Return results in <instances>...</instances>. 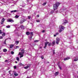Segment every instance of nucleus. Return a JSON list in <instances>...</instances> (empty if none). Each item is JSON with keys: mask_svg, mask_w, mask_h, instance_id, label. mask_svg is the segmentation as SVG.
Returning <instances> with one entry per match:
<instances>
[{"mask_svg": "<svg viewBox=\"0 0 78 78\" xmlns=\"http://www.w3.org/2000/svg\"><path fill=\"white\" fill-rule=\"evenodd\" d=\"M60 4H61L60 2H57L55 4H54L53 5L54 10L57 9H58V6H59V5Z\"/></svg>", "mask_w": 78, "mask_h": 78, "instance_id": "1", "label": "nucleus"}, {"mask_svg": "<svg viewBox=\"0 0 78 78\" xmlns=\"http://www.w3.org/2000/svg\"><path fill=\"white\" fill-rule=\"evenodd\" d=\"M20 50L21 51V52H20L19 53V55H20V58H21L23 56V54L24 53V49H20Z\"/></svg>", "mask_w": 78, "mask_h": 78, "instance_id": "2", "label": "nucleus"}, {"mask_svg": "<svg viewBox=\"0 0 78 78\" xmlns=\"http://www.w3.org/2000/svg\"><path fill=\"white\" fill-rule=\"evenodd\" d=\"M64 28H65V27H64V26H62V25L60 26L59 27V29H60V30H59L58 31L59 33H61L62 31H63Z\"/></svg>", "mask_w": 78, "mask_h": 78, "instance_id": "3", "label": "nucleus"}, {"mask_svg": "<svg viewBox=\"0 0 78 78\" xmlns=\"http://www.w3.org/2000/svg\"><path fill=\"white\" fill-rule=\"evenodd\" d=\"M45 46L44 47V48H46V47H47V45L48 44V46H50L51 44V43H49V42H47L45 43Z\"/></svg>", "mask_w": 78, "mask_h": 78, "instance_id": "4", "label": "nucleus"}, {"mask_svg": "<svg viewBox=\"0 0 78 78\" xmlns=\"http://www.w3.org/2000/svg\"><path fill=\"white\" fill-rule=\"evenodd\" d=\"M7 22H11V23H12V22H14V20H12V19H8L7 20Z\"/></svg>", "mask_w": 78, "mask_h": 78, "instance_id": "5", "label": "nucleus"}, {"mask_svg": "<svg viewBox=\"0 0 78 78\" xmlns=\"http://www.w3.org/2000/svg\"><path fill=\"white\" fill-rule=\"evenodd\" d=\"M60 41V39L59 38H57L56 39V44H58L59 42V41Z\"/></svg>", "mask_w": 78, "mask_h": 78, "instance_id": "6", "label": "nucleus"}, {"mask_svg": "<svg viewBox=\"0 0 78 78\" xmlns=\"http://www.w3.org/2000/svg\"><path fill=\"white\" fill-rule=\"evenodd\" d=\"M26 21V20L23 19H21L20 21V23H23L24 22Z\"/></svg>", "mask_w": 78, "mask_h": 78, "instance_id": "7", "label": "nucleus"}, {"mask_svg": "<svg viewBox=\"0 0 78 78\" xmlns=\"http://www.w3.org/2000/svg\"><path fill=\"white\" fill-rule=\"evenodd\" d=\"M67 23V20H63V23H62L63 25H64L65 23Z\"/></svg>", "mask_w": 78, "mask_h": 78, "instance_id": "8", "label": "nucleus"}, {"mask_svg": "<svg viewBox=\"0 0 78 78\" xmlns=\"http://www.w3.org/2000/svg\"><path fill=\"white\" fill-rule=\"evenodd\" d=\"M4 21H5V19L4 18H3L1 20V24H2V25Z\"/></svg>", "mask_w": 78, "mask_h": 78, "instance_id": "9", "label": "nucleus"}, {"mask_svg": "<svg viewBox=\"0 0 78 78\" xmlns=\"http://www.w3.org/2000/svg\"><path fill=\"white\" fill-rule=\"evenodd\" d=\"M70 59V58L69 57H67V58H65L64 59V61H66V60H67L68 59Z\"/></svg>", "mask_w": 78, "mask_h": 78, "instance_id": "10", "label": "nucleus"}, {"mask_svg": "<svg viewBox=\"0 0 78 78\" xmlns=\"http://www.w3.org/2000/svg\"><path fill=\"white\" fill-rule=\"evenodd\" d=\"M78 60V57H76L75 58V59L74 60V61H76Z\"/></svg>", "mask_w": 78, "mask_h": 78, "instance_id": "11", "label": "nucleus"}, {"mask_svg": "<svg viewBox=\"0 0 78 78\" xmlns=\"http://www.w3.org/2000/svg\"><path fill=\"white\" fill-rule=\"evenodd\" d=\"M17 11V10H13V11H11V12L12 13V12H16Z\"/></svg>", "mask_w": 78, "mask_h": 78, "instance_id": "12", "label": "nucleus"}, {"mask_svg": "<svg viewBox=\"0 0 78 78\" xmlns=\"http://www.w3.org/2000/svg\"><path fill=\"white\" fill-rule=\"evenodd\" d=\"M21 11H23V12H26V11L27 10H24V9H21Z\"/></svg>", "mask_w": 78, "mask_h": 78, "instance_id": "13", "label": "nucleus"}, {"mask_svg": "<svg viewBox=\"0 0 78 78\" xmlns=\"http://www.w3.org/2000/svg\"><path fill=\"white\" fill-rule=\"evenodd\" d=\"M19 43V41H16L15 42V44L16 45H17Z\"/></svg>", "mask_w": 78, "mask_h": 78, "instance_id": "14", "label": "nucleus"}, {"mask_svg": "<svg viewBox=\"0 0 78 78\" xmlns=\"http://www.w3.org/2000/svg\"><path fill=\"white\" fill-rule=\"evenodd\" d=\"M3 52H6V51H7V49H3Z\"/></svg>", "mask_w": 78, "mask_h": 78, "instance_id": "15", "label": "nucleus"}, {"mask_svg": "<svg viewBox=\"0 0 78 78\" xmlns=\"http://www.w3.org/2000/svg\"><path fill=\"white\" fill-rule=\"evenodd\" d=\"M14 75H15V76H18V74H17L16 73V72H14Z\"/></svg>", "mask_w": 78, "mask_h": 78, "instance_id": "16", "label": "nucleus"}, {"mask_svg": "<svg viewBox=\"0 0 78 78\" xmlns=\"http://www.w3.org/2000/svg\"><path fill=\"white\" fill-rule=\"evenodd\" d=\"M20 27L23 30H24V27H23V26L22 25L20 26Z\"/></svg>", "mask_w": 78, "mask_h": 78, "instance_id": "17", "label": "nucleus"}, {"mask_svg": "<svg viewBox=\"0 0 78 78\" xmlns=\"http://www.w3.org/2000/svg\"><path fill=\"white\" fill-rule=\"evenodd\" d=\"M2 36H5V32H2Z\"/></svg>", "mask_w": 78, "mask_h": 78, "instance_id": "18", "label": "nucleus"}, {"mask_svg": "<svg viewBox=\"0 0 78 78\" xmlns=\"http://www.w3.org/2000/svg\"><path fill=\"white\" fill-rule=\"evenodd\" d=\"M14 47V44H12L10 45V48H12Z\"/></svg>", "mask_w": 78, "mask_h": 78, "instance_id": "19", "label": "nucleus"}, {"mask_svg": "<svg viewBox=\"0 0 78 78\" xmlns=\"http://www.w3.org/2000/svg\"><path fill=\"white\" fill-rule=\"evenodd\" d=\"M15 18H16V19H17L19 17V16L17 15H16L15 16Z\"/></svg>", "mask_w": 78, "mask_h": 78, "instance_id": "20", "label": "nucleus"}, {"mask_svg": "<svg viewBox=\"0 0 78 78\" xmlns=\"http://www.w3.org/2000/svg\"><path fill=\"white\" fill-rule=\"evenodd\" d=\"M52 45H55V41H53L52 43Z\"/></svg>", "mask_w": 78, "mask_h": 78, "instance_id": "21", "label": "nucleus"}, {"mask_svg": "<svg viewBox=\"0 0 78 78\" xmlns=\"http://www.w3.org/2000/svg\"><path fill=\"white\" fill-rule=\"evenodd\" d=\"M58 73H59V72H55V75L56 76H57V75H58Z\"/></svg>", "mask_w": 78, "mask_h": 78, "instance_id": "22", "label": "nucleus"}, {"mask_svg": "<svg viewBox=\"0 0 78 78\" xmlns=\"http://www.w3.org/2000/svg\"><path fill=\"white\" fill-rule=\"evenodd\" d=\"M28 67H29V66H26L24 67V68L25 69H27L28 68Z\"/></svg>", "mask_w": 78, "mask_h": 78, "instance_id": "23", "label": "nucleus"}, {"mask_svg": "<svg viewBox=\"0 0 78 78\" xmlns=\"http://www.w3.org/2000/svg\"><path fill=\"white\" fill-rule=\"evenodd\" d=\"M11 27V26L9 25H8L6 26V28H10Z\"/></svg>", "mask_w": 78, "mask_h": 78, "instance_id": "24", "label": "nucleus"}, {"mask_svg": "<svg viewBox=\"0 0 78 78\" xmlns=\"http://www.w3.org/2000/svg\"><path fill=\"white\" fill-rule=\"evenodd\" d=\"M33 32H32L30 33V36H33Z\"/></svg>", "mask_w": 78, "mask_h": 78, "instance_id": "25", "label": "nucleus"}, {"mask_svg": "<svg viewBox=\"0 0 78 78\" xmlns=\"http://www.w3.org/2000/svg\"><path fill=\"white\" fill-rule=\"evenodd\" d=\"M26 34L27 35H29L30 34V33L29 32H26Z\"/></svg>", "mask_w": 78, "mask_h": 78, "instance_id": "26", "label": "nucleus"}, {"mask_svg": "<svg viewBox=\"0 0 78 78\" xmlns=\"http://www.w3.org/2000/svg\"><path fill=\"white\" fill-rule=\"evenodd\" d=\"M6 39H5L4 42V44H5V45L6 44Z\"/></svg>", "mask_w": 78, "mask_h": 78, "instance_id": "27", "label": "nucleus"}, {"mask_svg": "<svg viewBox=\"0 0 78 78\" xmlns=\"http://www.w3.org/2000/svg\"><path fill=\"white\" fill-rule=\"evenodd\" d=\"M11 54L12 55H14V52L13 51H12L11 52Z\"/></svg>", "mask_w": 78, "mask_h": 78, "instance_id": "28", "label": "nucleus"}, {"mask_svg": "<svg viewBox=\"0 0 78 78\" xmlns=\"http://www.w3.org/2000/svg\"><path fill=\"white\" fill-rule=\"evenodd\" d=\"M46 4H47V2H45L44 3V4H43V6H45V5Z\"/></svg>", "mask_w": 78, "mask_h": 78, "instance_id": "29", "label": "nucleus"}, {"mask_svg": "<svg viewBox=\"0 0 78 78\" xmlns=\"http://www.w3.org/2000/svg\"><path fill=\"white\" fill-rule=\"evenodd\" d=\"M32 36H31L30 37H29V39H30V40H31V39H32Z\"/></svg>", "mask_w": 78, "mask_h": 78, "instance_id": "30", "label": "nucleus"}, {"mask_svg": "<svg viewBox=\"0 0 78 78\" xmlns=\"http://www.w3.org/2000/svg\"><path fill=\"white\" fill-rule=\"evenodd\" d=\"M16 59L17 61H19V57H17Z\"/></svg>", "mask_w": 78, "mask_h": 78, "instance_id": "31", "label": "nucleus"}, {"mask_svg": "<svg viewBox=\"0 0 78 78\" xmlns=\"http://www.w3.org/2000/svg\"><path fill=\"white\" fill-rule=\"evenodd\" d=\"M13 67L14 69H16V68H17V67L16 66H14Z\"/></svg>", "mask_w": 78, "mask_h": 78, "instance_id": "32", "label": "nucleus"}, {"mask_svg": "<svg viewBox=\"0 0 78 78\" xmlns=\"http://www.w3.org/2000/svg\"><path fill=\"white\" fill-rule=\"evenodd\" d=\"M39 40H35L34 41V42H39Z\"/></svg>", "mask_w": 78, "mask_h": 78, "instance_id": "33", "label": "nucleus"}, {"mask_svg": "<svg viewBox=\"0 0 78 78\" xmlns=\"http://www.w3.org/2000/svg\"><path fill=\"white\" fill-rule=\"evenodd\" d=\"M58 67L59 68L60 70H61V69H62V68H61V67L59 66H58Z\"/></svg>", "mask_w": 78, "mask_h": 78, "instance_id": "34", "label": "nucleus"}, {"mask_svg": "<svg viewBox=\"0 0 78 78\" xmlns=\"http://www.w3.org/2000/svg\"><path fill=\"white\" fill-rule=\"evenodd\" d=\"M54 11H52L51 12V14H53V13L54 12Z\"/></svg>", "mask_w": 78, "mask_h": 78, "instance_id": "35", "label": "nucleus"}, {"mask_svg": "<svg viewBox=\"0 0 78 78\" xmlns=\"http://www.w3.org/2000/svg\"><path fill=\"white\" fill-rule=\"evenodd\" d=\"M36 22H40V20H36Z\"/></svg>", "mask_w": 78, "mask_h": 78, "instance_id": "36", "label": "nucleus"}, {"mask_svg": "<svg viewBox=\"0 0 78 78\" xmlns=\"http://www.w3.org/2000/svg\"><path fill=\"white\" fill-rule=\"evenodd\" d=\"M3 39V37L2 36H0V39Z\"/></svg>", "mask_w": 78, "mask_h": 78, "instance_id": "37", "label": "nucleus"}, {"mask_svg": "<svg viewBox=\"0 0 78 78\" xmlns=\"http://www.w3.org/2000/svg\"><path fill=\"white\" fill-rule=\"evenodd\" d=\"M2 30H0V34H2Z\"/></svg>", "mask_w": 78, "mask_h": 78, "instance_id": "38", "label": "nucleus"}, {"mask_svg": "<svg viewBox=\"0 0 78 78\" xmlns=\"http://www.w3.org/2000/svg\"><path fill=\"white\" fill-rule=\"evenodd\" d=\"M19 65H20V66H22V63H20Z\"/></svg>", "mask_w": 78, "mask_h": 78, "instance_id": "39", "label": "nucleus"}, {"mask_svg": "<svg viewBox=\"0 0 78 78\" xmlns=\"http://www.w3.org/2000/svg\"><path fill=\"white\" fill-rule=\"evenodd\" d=\"M41 58L42 59H44V57H43V56H41Z\"/></svg>", "mask_w": 78, "mask_h": 78, "instance_id": "40", "label": "nucleus"}, {"mask_svg": "<svg viewBox=\"0 0 78 78\" xmlns=\"http://www.w3.org/2000/svg\"><path fill=\"white\" fill-rule=\"evenodd\" d=\"M56 35H58V34H59V33H56Z\"/></svg>", "mask_w": 78, "mask_h": 78, "instance_id": "41", "label": "nucleus"}, {"mask_svg": "<svg viewBox=\"0 0 78 78\" xmlns=\"http://www.w3.org/2000/svg\"><path fill=\"white\" fill-rule=\"evenodd\" d=\"M42 33H44L45 32V30H44L42 31Z\"/></svg>", "mask_w": 78, "mask_h": 78, "instance_id": "42", "label": "nucleus"}, {"mask_svg": "<svg viewBox=\"0 0 78 78\" xmlns=\"http://www.w3.org/2000/svg\"><path fill=\"white\" fill-rule=\"evenodd\" d=\"M37 17H39V15H37Z\"/></svg>", "mask_w": 78, "mask_h": 78, "instance_id": "43", "label": "nucleus"}, {"mask_svg": "<svg viewBox=\"0 0 78 78\" xmlns=\"http://www.w3.org/2000/svg\"><path fill=\"white\" fill-rule=\"evenodd\" d=\"M28 19H30V18H31V17L30 16H28Z\"/></svg>", "mask_w": 78, "mask_h": 78, "instance_id": "44", "label": "nucleus"}, {"mask_svg": "<svg viewBox=\"0 0 78 78\" xmlns=\"http://www.w3.org/2000/svg\"><path fill=\"white\" fill-rule=\"evenodd\" d=\"M53 53L54 54H55V51H53Z\"/></svg>", "mask_w": 78, "mask_h": 78, "instance_id": "45", "label": "nucleus"}, {"mask_svg": "<svg viewBox=\"0 0 78 78\" xmlns=\"http://www.w3.org/2000/svg\"><path fill=\"white\" fill-rule=\"evenodd\" d=\"M10 72H11V71H9V74H11V73H10Z\"/></svg>", "mask_w": 78, "mask_h": 78, "instance_id": "46", "label": "nucleus"}, {"mask_svg": "<svg viewBox=\"0 0 78 78\" xmlns=\"http://www.w3.org/2000/svg\"><path fill=\"white\" fill-rule=\"evenodd\" d=\"M56 36V34L54 35V37H55Z\"/></svg>", "mask_w": 78, "mask_h": 78, "instance_id": "47", "label": "nucleus"}, {"mask_svg": "<svg viewBox=\"0 0 78 78\" xmlns=\"http://www.w3.org/2000/svg\"><path fill=\"white\" fill-rule=\"evenodd\" d=\"M8 61V60H6L5 61V62H7Z\"/></svg>", "mask_w": 78, "mask_h": 78, "instance_id": "48", "label": "nucleus"}, {"mask_svg": "<svg viewBox=\"0 0 78 78\" xmlns=\"http://www.w3.org/2000/svg\"><path fill=\"white\" fill-rule=\"evenodd\" d=\"M19 48V46H16V48Z\"/></svg>", "mask_w": 78, "mask_h": 78, "instance_id": "49", "label": "nucleus"}, {"mask_svg": "<svg viewBox=\"0 0 78 78\" xmlns=\"http://www.w3.org/2000/svg\"><path fill=\"white\" fill-rule=\"evenodd\" d=\"M15 63H17V61H15Z\"/></svg>", "mask_w": 78, "mask_h": 78, "instance_id": "50", "label": "nucleus"}, {"mask_svg": "<svg viewBox=\"0 0 78 78\" xmlns=\"http://www.w3.org/2000/svg\"><path fill=\"white\" fill-rule=\"evenodd\" d=\"M27 2H28V1H29V0H27Z\"/></svg>", "mask_w": 78, "mask_h": 78, "instance_id": "51", "label": "nucleus"}, {"mask_svg": "<svg viewBox=\"0 0 78 78\" xmlns=\"http://www.w3.org/2000/svg\"><path fill=\"white\" fill-rule=\"evenodd\" d=\"M65 10V9H63V11Z\"/></svg>", "mask_w": 78, "mask_h": 78, "instance_id": "52", "label": "nucleus"}, {"mask_svg": "<svg viewBox=\"0 0 78 78\" xmlns=\"http://www.w3.org/2000/svg\"><path fill=\"white\" fill-rule=\"evenodd\" d=\"M0 58H1V56H0Z\"/></svg>", "mask_w": 78, "mask_h": 78, "instance_id": "53", "label": "nucleus"}, {"mask_svg": "<svg viewBox=\"0 0 78 78\" xmlns=\"http://www.w3.org/2000/svg\"><path fill=\"white\" fill-rule=\"evenodd\" d=\"M77 78H78V76H77Z\"/></svg>", "mask_w": 78, "mask_h": 78, "instance_id": "54", "label": "nucleus"}, {"mask_svg": "<svg viewBox=\"0 0 78 78\" xmlns=\"http://www.w3.org/2000/svg\"><path fill=\"white\" fill-rule=\"evenodd\" d=\"M15 31H16V30H15Z\"/></svg>", "mask_w": 78, "mask_h": 78, "instance_id": "55", "label": "nucleus"}]
</instances>
